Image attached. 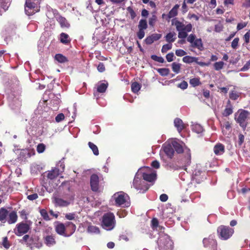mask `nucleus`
I'll use <instances>...</instances> for the list:
<instances>
[{"label": "nucleus", "mask_w": 250, "mask_h": 250, "mask_svg": "<svg viewBox=\"0 0 250 250\" xmlns=\"http://www.w3.org/2000/svg\"><path fill=\"white\" fill-rule=\"evenodd\" d=\"M18 216L15 211H12L8 214L7 222L8 224H12L16 223L17 221Z\"/></svg>", "instance_id": "obj_22"}, {"label": "nucleus", "mask_w": 250, "mask_h": 250, "mask_svg": "<svg viewBox=\"0 0 250 250\" xmlns=\"http://www.w3.org/2000/svg\"><path fill=\"white\" fill-rule=\"evenodd\" d=\"M182 60L185 63H191L192 62H195L196 61L198 60V58L195 57L186 56L183 58Z\"/></svg>", "instance_id": "obj_32"}, {"label": "nucleus", "mask_w": 250, "mask_h": 250, "mask_svg": "<svg viewBox=\"0 0 250 250\" xmlns=\"http://www.w3.org/2000/svg\"><path fill=\"white\" fill-rule=\"evenodd\" d=\"M223 28V25L221 23L217 24L215 25V31L216 32H220Z\"/></svg>", "instance_id": "obj_62"}, {"label": "nucleus", "mask_w": 250, "mask_h": 250, "mask_svg": "<svg viewBox=\"0 0 250 250\" xmlns=\"http://www.w3.org/2000/svg\"><path fill=\"white\" fill-rule=\"evenodd\" d=\"M171 23L172 25L175 26L178 33V37L179 39H186L188 36V33L191 31L192 29V25L191 23H189L185 24L184 22L178 21L176 18L172 20Z\"/></svg>", "instance_id": "obj_2"}, {"label": "nucleus", "mask_w": 250, "mask_h": 250, "mask_svg": "<svg viewBox=\"0 0 250 250\" xmlns=\"http://www.w3.org/2000/svg\"><path fill=\"white\" fill-rule=\"evenodd\" d=\"M224 65V63L223 62L220 61V62H216L214 64V69L217 71L223 68Z\"/></svg>", "instance_id": "obj_43"}, {"label": "nucleus", "mask_w": 250, "mask_h": 250, "mask_svg": "<svg viewBox=\"0 0 250 250\" xmlns=\"http://www.w3.org/2000/svg\"><path fill=\"white\" fill-rule=\"evenodd\" d=\"M163 149L164 151L168 157L171 158L173 157L174 150L172 145L171 141L165 143L163 146Z\"/></svg>", "instance_id": "obj_11"}, {"label": "nucleus", "mask_w": 250, "mask_h": 250, "mask_svg": "<svg viewBox=\"0 0 250 250\" xmlns=\"http://www.w3.org/2000/svg\"><path fill=\"white\" fill-rule=\"evenodd\" d=\"M191 129L193 131L197 134L202 133L204 131L203 127L197 123L193 124L191 125Z\"/></svg>", "instance_id": "obj_27"}, {"label": "nucleus", "mask_w": 250, "mask_h": 250, "mask_svg": "<svg viewBox=\"0 0 250 250\" xmlns=\"http://www.w3.org/2000/svg\"><path fill=\"white\" fill-rule=\"evenodd\" d=\"M239 97V93L235 90H232L229 94V98L231 100H236Z\"/></svg>", "instance_id": "obj_39"}, {"label": "nucleus", "mask_w": 250, "mask_h": 250, "mask_svg": "<svg viewBox=\"0 0 250 250\" xmlns=\"http://www.w3.org/2000/svg\"><path fill=\"white\" fill-rule=\"evenodd\" d=\"M175 127L177 128L178 132H181L183 129L186 127V125L183 123L182 120L180 118H177L174 121Z\"/></svg>", "instance_id": "obj_16"}, {"label": "nucleus", "mask_w": 250, "mask_h": 250, "mask_svg": "<svg viewBox=\"0 0 250 250\" xmlns=\"http://www.w3.org/2000/svg\"><path fill=\"white\" fill-rule=\"evenodd\" d=\"M111 200L114 202L113 204L117 207L126 208L130 205L129 196L123 191L114 193L112 196Z\"/></svg>", "instance_id": "obj_3"}, {"label": "nucleus", "mask_w": 250, "mask_h": 250, "mask_svg": "<svg viewBox=\"0 0 250 250\" xmlns=\"http://www.w3.org/2000/svg\"><path fill=\"white\" fill-rule=\"evenodd\" d=\"M196 40V36L191 34L187 38V41L192 44Z\"/></svg>", "instance_id": "obj_54"}, {"label": "nucleus", "mask_w": 250, "mask_h": 250, "mask_svg": "<svg viewBox=\"0 0 250 250\" xmlns=\"http://www.w3.org/2000/svg\"><path fill=\"white\" fill-rule=\"evenodd\" d=\"M108 86V83H99L97 84V91L100 93L104 92Z\"/></svg>", "instance_id": "obj_28"}, {"label": "nucleus", "mask_w": 250, "mask_h": 250, "mask_svg": "<svg viewBox=\"0 0 250 250\" xmlns=\"http://www.w3.org/2000/svg\"><path fill=\"white\" fill-rule=\"evenodd\" d=\"M55 230L58 234L65 237L69 236L70 235H67L65 232V226L63 223H59L55 226Z\"/></svg>", "instance_id": "obj_15"}, {"label": "nucleus", "mask_w": 250, "mask_h": 250, "mask_svg": "<svg viewBox=\"0 0 250 250\" xmlns=\"http://www.w3.org/2000/svg\"><path fill=\"white\" fill-rule=\"evenodd\" d=\"M247 23L245 22H240V23H238L237 26V30H240L244 28V27H245L247 26Z\"/></svg>", "instance_id": "obj_63"}, {"label": "nucleus", "mask_w": 250, "mask_h": 250, "mask_svg": "<svg viewBox=\"0 0 250 250\" xmlns=\"http://www.w3.org/2000/svg\"><path fill=\"white\" fill-rule=\"evenodd\" d=\"M64 118V116L62 113L59 114L55 118V120L57 122L59 123L62 121Z\"/></svg>", "instance_id": "obj_61"}, {"label": "nucleus", "mask_w": 250, "mask_h": 250, "mask_svg": "<svg viewBox=\"0 0 250 250\" xmlns=\"http://www.w3.org/2000/svg\"><path fill=\"white\" fill-rule=\"evenodd\" d=\"M157 71L162 76H167L169 72V70L166 68H159Z\"/></svg>", "instance_id": "obj_41"}, {"label": "nucleus", "mask_w": 250, "mask_h": 250, "mask_svg": "<svg viewBox=\"0 0 250 250\" xmlns=\"http://www.w3.org/2000/svg\"><path fill=\"white\" fill-rule=\"evenodd\" d=\"M171 141L174 150H175L177 153H182L184 151L183 146L176 139Z\"/></svg>", "instance_id": "obj_17"}, {"label": "nucleus", "mask_w": 250, "mask_h": 250, "mask_svg": "<svg viewBox=\"0 0 250 250\" xmlns=\"http://www.w3.org/2000/svg\"><path fill=\"white\" fill-rule=\"evenodd\" d=\"M172 48V44L170 43L164 44L162 48L161 51L162 53H166L168 50Z\"/></svg>", "instance_id": "obj_46"}, {"label": "nucleus", "mask_w": 250, "mask_h": 250, "mask_svg": "<svg viewBox=\"0 0 250 250\" xmlns=\"http://www.w3.org/2000/svg\"><path fill=\"white\" fill-rule=\"evenodd\" d=\"M138 27L139 29L145 30L147 28L146 21V20L141 19L139 21Z\"/></svg>", "instance_id": "obj_35"}, {"label": "nucleus", "mask_w": 250, "mask_h": 250, "mask_svg": "<svg viewBox=\"0 0 250 250\" xmlns=\"http://www.w3.org/2000/svg\"><path fill=\"white\" fill-rule=\"evenodd\" d=\"M45 243L48 247H51L56 244L55 238L53 235H47L45 237Z\"/></svg>", "instance_id": "obj_23"}, {"label": "nucleus", "mask_w": 250, "mask_h": 250, "mask_svg": "<svg viewBox=\"0 0 250 250\" xmlns=\"http://www.w3.org/2000/svg\"><path fill=\"white\" fill-rule=\"evenodd\" d=\"M188 86V84L187 82L183 81L180 83L178 84V87L181 88L182 89H186Z\"/></svg>", "instance_id": "obj_55"}, {"label": "nucleus", "mask_w": 250, "mask_h": 250, "mask_svg": "<svg viewBox=\"0 0 250 250\" xmlns=\"http://www.w3.org/2000/svg\"><path fill=\"white\" fill-rule=\"evenodd\" d=\"M75 216L76 215L74 213H69L65 214V217L67 220H72L75 219Z\"/></svg>", "instance_id": "obj_57"}, {"label": "nucleus", "mask_w": 250, "mask_h": 250, "mask_svg": "<svg viewBox=\"0 0 250 250\" xmlns=\"http://www.w3.org/2000/svg\"><path fill=\"white\" fill-rule=\"evenodd\" d=\"M217 232L221 239L227 240L232 236L234 233V230L229 227L221 226L218 228Z\"/></svg>", "instance_id": "obj_8"}, {"label": "nucleus", "mask_w": 250, "mask_h": 250, "mask_svg": "<svg viewBox=\"0 0 250 250\" xmlns=\"http://www.w3.org/2000/svg\"><path fill=\"white\" fill-rule=\"evenodd\" d=\"M29 191L26 192V195H27V199L30 201H33L38 198V195L37 193H33L32 194L28 195Z\"/></svg>", "instance_id": "obj_49"}, {"label": "nucleus", "mask_w": 250, "mask_h": 250, "mask_svg": "<svg viewBox=\"0 0 250 250\" xmlns=\"http://www.w3.org/2000/svg\"><path fill=\"white\" fill-rule=\"evenodd\" d=\"M142 177L144 180L152 182L156 179V173L149 167L140 168L135 176L133 182V187L140 193H144L149 188V186L146 182L141 180Z\"/></svg>", "instance_id": "obj_1"}, {"label": "nucleus", "mask_w": 250, "mask_h": 250, "mask_svg": "<svg viewBox=\"0 0 250 250\" xmlns=\"http://www.w3.org/2000/svg\"><path fill=\"white\" fill-rule=\"evenodd\" d=\"M40 213L41 216L45 220H49L50 219L48 215L47 211L44 209H42L40 210Z\"/></svg>", "instance_id": "obj_45"}, {"label": "nucleus", "mask_w": 250, "mask_h": 250, "mask_svg": "<svg viewBox=\"0 0 250 250\" xmlns=\"http://www.w3.org/2000/svg\"><path fill=\"white\" fill-rule=\"evenodd\" d=\"M191 46L192 47L197 48L200 50L203 49V43L201 39H196Z\"/></svg>", "instance_id": "obj_31"}, {"label": "nucleus", "mask_w": 250, "mask_h": 250, "mask_svg": "<svg viewBox=\"0 0 250 250\" xmlns=\"http://www.w3.org/2000/svg\"><path fill=\"white\" fill-rule=\"evenodd\" d=\"M171 65L173 72L177 74L180 72L181 65V64L174 62L172 63Z\"/></svg>", "instance_id": "obj_38"}, {"label": "nucleus", "mask_w": 250, "mask_h": 250, "mask_svg": "<svg viewBox=\"0 0 250 250\" xmlns=\"http://www.w3.org/2000/svg\"><path fill=\"white\" fill-rule=\"evenodd\" d=\"M233 112V108L231 105L229 106H227L223 113V115L224 116H228L231 114Z\"/></svg>", "instance_id": "obj_42"}, {"label": "nucleus", "mask_w": 250, "mask_h": 250, "mask_svg": "<svg viewBox=\"0 0 250 250\" xmlns=\"http://www.w3.org/2000/svg\"><path fill=\"white\" fill-rule=\"evenodd\" d=\"M151 226L153 229L158 227V221L156 218H153L151 220Z\"/></svg>", "instance_id": "obj_60"}, {"label": "nucleus", "mask_w": 250, "mask_h": 250, "mask_svg": "<svg viewBox=\"0 0 250 250\" xmlns=\"http://www.w3.org/2000/svg\"><path fill=\"white\" fill-rule=\"evenodd\" d=\"M60 173V169L59 168H55L48 172L47 177L50 180H53L56 178Z\"/></svg>", "instance_id": "obj_19"}, {"label": "nucleus", "mask_w": 250, "mask_h": 250, "mask_svg": "<svg viewBox=\"0 0 250 250\" xmlns=\"http://www.w3.org/2000/svg\"><path fill=\"white\" fill-rule=\"evenodd\" d=\"M204 246L212 250H214L217 246V242L214 239V235H210L208 238H205L203 240Z\"/></svg>", "instance_id": "obj_10"}, {"label": "nucleus", "mask_w": 250, "mask_h": 250, "mask_svg": "<svg viewBox=\"0 0 250 250\" xmlns=\"http://www.w3.org/2000/svg\"><path fill=\"white\" fill-rule=\"evenodd\" d=\"M250 119V112L247 110L240 109L234 114V120L239 125L245 129L248 121Z\"/></svg>", "instance_id": "obj_5"}, {"label": "nucleus", "mask_w": 250, "mask_h": 250, "mask_svg": "<svg viewBox=\"0 0 250 250\" xmlns=\"http://www.w3.org/2000/svg\"><path fill=\"white\" fill-rule=\"evenodd\" d=\"M141 85L137 82H134L131 84V89L133 92L137 93L141 89Z\"/></svg>", "instance_id": "obj_37"}, {"label": "nucleus", "mask_w": 250, "mask_h": 250, "mask_svg": "<svg viewBox=\"0 0 250 250\" xmlns=\"http://www.w3.org/2000/svg\"><path fill=\"white\" fill-rule=\"evenodd\" d=\"M29 229L30 227L27 224L21 222L16 225L14 232L16 235L20 236L26 233Z\"/></svg>", "instance_id": "obj_9"}, {"label": "nucleus", "mask_w": 250, "mask_h": 250, "mask_svg": "<svg viewBox=\"0 0 250 250\" xmlns=\"http://www.w3.org/2000/svg\"><path fill=\"white\" fill-rule=\"evenodd\" d=\"M55 204L56 206L59 207H66L69 205L70 202L67 200H64L60 198H55L54 199Z\"/></svg>", "instance_id": "obj_18"}, {"label": "nucleus", "mask_w": 250, "mask_h": 250, "mask_svg": "<svg viewBox=\"0 0 250 250\" xmlns=\"http://www.w3.org/2000/svg\"><path fill=\"white\" fill-rule=\"evenodd\" d=\"M157 245L159 250H172L173 243L167 234L160 232L157 240Z\"/></svg>", "instance_id": "obj_4"}, {"label": "nucleus", "mask_w": 250, "mask_h": 250, "mask_svg": "<svg viewBox=\"0 0 250 250\" xmlns=\"http://www.w3.org/2000/svg\"><path fill=\"white\" fill-rule=\"evenodd\" d=\"M99 178L97 175L92 174L90 177V186L91 189L97 191L99 189Z\"/></svg>", "instance_id": "obj_12"}, {"label": "nucleus", "mask_w": 250, "mask_h": 250, "mask_svg": "<svg viewBox=\"0 0 250 250\" xmlns=\"http://www.w3.org/2000/svg\"><path fill=\"white\" fill-rule=\"evenodd\" d=\"M174 53H169L166 55V59L168 62H171L173 61Z\"/></svg>", "instance_id": "obj_58"}, {"label": "nucleus", "mask_w": 250, "mask_h": 250, "mask_svg": "<svg viewBox=\"0 0 250 250\" xmlns=\"http://www.w3.org/2000/svg\"><path fill=\"white\" fill-rule=\"evenodd\" d=\"M180 6L179 4H176L169 12L167 14V18L170 19L176 17L178 14V10Z\"/></svg>", "instance_id": "obj_20"}, {"label": "nucleus", "mask_w": 250, "mask_h": 250, "mask_svg": "<svg viewBox=\"0 0 250 250\" xmlns=\"http://www.w3.org/2000/svg\"><path fill=\"white\" fill-rule=\"evenodd\" d=\"M157 20V17L155 15H153L149 19V24L153 26Z\"/></svg>", "instance_id": "obj_56"}, {"label": "nucleus", "mask_w": 250, "mask_h": 250, "mask_svg": "<svg viewBox=\"0 0 250 250\" xmlns=\"http://www.w3.org/2000/svg\"><path fill=\"white\" fill-rule=\"evenodd\" d=\"M70 39L66 33H62L60 35V41L62 43L67 44L70 42Z\"/></svg>", "instance_id": "obj_29"}, {"label": "nucleus", "mask_w": 250, "mask_h": 250, "mask_svg": "<svg viewBox=\"0 0 250 250\" xmlns=\"http://www.w3.org/2000/svg\"><path fill=\"white\" fill-rule=\"evenodd\" d=\"M127 10L129 13L130 14L131 19H134L136 15L135 12L134 11L133 9L130 7H128Z\"/></svg>", "instance_id": "obj_59"}, {"label": "nucleus", "mask_w": 250, "mask_h": 250, "mask_svg": "<svg viewBox=\"0 0 250 250\" xmlns=\"http://www.w3.org/2000/svg\"><path fill=\"white\" fill-rule=\"evenodd\" d=\"M145 35V32L144 30L139 29V31L137 32V36L140 39H142Z\"/></svg>", "instance_id": "obj_52"}, {"label": "nucleus", "mask_w": 250, "mask_h": 250, "mask_svg": "<svg viewBox=\"0 0 250 250\" xmlns=\"http://www.w3.org/2000/svg\"><path fill=\"white\" fill-rule=\"evenodd\" d=\"M162 37V35L160 34H152V35L147 37L145 41L146 44H151L154 42L159 40Z\"/></svg>", "instance_id": "obj_13"}, {"label": "nucleus", "mask_w": 250, "mask_h": 250, "mask_svg": "<svg viewBox=\"0 0 250 250\" xmlns=\"http://www.w3.org/2000/svg\"><path fill=\"white\" fill-rule=\"evenodd\" d=\"M38 0H26L25 5V12L27 15H32L40 11Z\"/></svg>", "instance_id": "obj_7"}, {"label": "nucleus", "mask_w": 250, "mask_h": 250, "mask_svg": "<svg viewBox=\"0 0 250 250\" xmlns=\"http://www.w3.org/2000/svg\"><path fill=\"white\" fill-rule=\"evenodd\" d=\"M65 228L72 227V232H71L70 235L72 234L75 231L76 227L75 225L73 224L72 222H68L64 224Z\"/></svg>", "instance_id": "obj_50"}, {"label": "nucleus", "mask_w": 250, "mask_h": 250, "mask_svg": "<svg viewBox=\"0 0 250 250\" xmlns=\"http://www.w3.org/2000/svg\"><path fill=\"white\" fill-rule=\"evenodd\" d=\"M223 134H227L228 131H230L231 129V124L229 121H224L221 124Z\"/></svg>", "instance_id": "obj_25"}, {"label": "nucleus", "mask_w": 250, "mask_h": 250, "mask_svg": "<svg viewBox=\"0 0 250 250\" xmlns=\"http://www.w3.org/2000/svg\"><path fill=\"white\" fill-rule=\"evenodd\" d=\"M55 60L60 63H64L68 61L67 59L61 54H57L55 56Z\"/></svg>", "instance_id": "obj_34"}, {"label": "nucleus", "mask_w": 250, "mask_h": 250, "mask_svg": "<svg viewBox=\"0 0 250 250\" xmlns=\"http://www.w3.org/2000/svg\"><path fill=\"white\" fill-rule=\"evenodd\" d=\"M250 66V61L247 62L243 66V67L241 69V71H246L248 70Z\"/></svg>", "instance_id": "obj_64"}, {"label": "nucleus", "mask_w": 250, "mask_h": 250, "mask_svg": "<svg viewBox=\"0 0 250 250\" xmlns=\"http://www.w3.org/2000/svg\"><path fill=\"white\" fill-rule=\"evenodd\" d=\"M239 39L238 38H235L231 42V47L234 49H236L238 45V42Z\"/></svg>", "instance_id": "obj_51"}, {"label": "nucleus", "mask_w": 250, "mask_h": 250, "mask_svg": "<svg viewBox=\"0 0 250 250\" xmlns=\"http://www.w3.org/2000/svg\"><path fill=\"white\" fill-rule=\"evenodd\" d=\"M151 58L153 60L159 62L163 63L164 62V59L163 57L157 56V55H151Z\"/></svg>", "instance_id": "obj_44"}, {"label": "nucleus", "mask_w": 250, "mask_h": 250, "mask_svg": "<svg viewBox=\"0 0 250 250\" xmlns=\"http://www.w3.org/2000/svg\"><path fill=\"white\" fill-rule=\"evenodd\" d=\"M87 231L91 234H99L100 233V229L97 226L89 225L87 227Z\"/></svg>", "instance_id": "obj_30"}, {"label": "nucleus", "mask_w": 250, "mask_h": 250, "mask_svg": "<svg viewBox=\"0 0 250 250\" xmlns=\"http://www.w3.org/2000/svg\"><path fill=\"white\" fill-rule=\"evenodd\" d=\"M224 146L221 144H217L214 147V152L216 155H221L224 152Z\"/></svg>", "instance_id": "obj_21"}, {"label": "nucleus", "mask_w": 250, "mask_h": 250, "mask_svg": "<svg viewBox=\"0 0 250 250\" xmlns=\"http://www.w3.org/2000/svg\"><path fill=\"white\" fill-rule=\"evenodd\" d=\"M18 153V159L20 160H23L27 158L31 157L30 153L29 150L26 149L17 150V152Z\"/></svg>", "instance_id": "obj_14"}, {"label": "nucleus", "mask_w": 250, "mask_h": 250, "mask_svg": "<svg viewBox=\"0 0 250 250\" xmlns=\"http://www.w3.org/2000/svg\"><path fill=\"white\" fill-rule=\"evenodd\" d=\"M8 215V211L4 208L0 209V221L2 223H5L6 220V217Z\"/></svg>", "instance_id": "obj_26"}, {"label": "nucleus", "mask_w": 250, "mask_h": 250, "mask_svg": "<svg viewBox=\"0 0 250 250\" xmlns=\"http://www.w3.org/2000/svg\"><path fill=\"white\" fill-rule=\"evenodd\" d=\"M57 21L60 24L62 28H68L70 26L69 23L64 17L59 16L57 18Z\"/></svg>", "instance_id": "obj_24"}, {"label": "nucleus", "mask_w": 250, "mask_h": 250, "mask_svg": "<svg viewBox=\"0 0 250 250\" xmlns=\"http://www.w3.org/2000/svg\"><path fill=\"white\" fill-rule=\"evenodd\" d=\"M116 220L113 213H104L102 217V226L106 230H112L115 226Z\"/></svg>", "instance_id": "obj_6"}, {"label": "nucleus", "mask_w": 250, "mask_h": 250, "mask_svg": "<svg viewBox=\"0 0 250 250\" xmlns=\"http://www.w3.org/2000/svg\"><path fill=\"white\" fill-rule=\"evenodd\" d=\"M2 245L6 249H9L10 247V244L8 240L7 237H4L3 238Z\"/></svg>", "instance_id": "obj_47"}, {"label": "nucleus", "mask_w": 250, "mask_h": 250, "mask_svg": "<svg viewBox=\"0 0 250 250\" xmlns=\"http://www.w3.org/2000/svg\"><path fill=\"white\" fill-rule=\"evenodd\" d=\"M175 54L179 57H182L187 54V52L183 49H177L175 51Z\"/></svg>", "instance_id": "obj_53"}, {"label": "nucleus", "mask_w": 250, "mask_h": 250, "mask_svg": "<svg viewBox=\"0 0 250 250\" xmlns=\"http://www.w3.org/2000/svg\"><path fill=\"white\" fill-rule=\"evenodd\" d=\"M189 83L193 86L195 87L201 84L199 78H195L190 80Z\"/></svg>", "instance_id": "obj_40"}, {"label": "nucleus", "mask_w": 250, "mask_h": 250, "mask_svg": "<svg viewBox=\"0 0 250 250\" xmlns=\"http://www.w3.org/2000/svg\"><path fill=\"white\" fill-rule=\"evenodd\" d=\"M45 149V146L43 144H40L37 146V150L38 153H42Z\"/></svg>", "instance_id": "obj_48"}, {"label": "nucleus", "mask_w": 250, "mask_h": 250, "mask_svg": "<svg viewBox=\"0 0 250 250\" xmlns=\"http://www.w3.org/2000/svg\"><path fill=\"white\" fill-rule=\"evenodd\" d=\"M167 42L171 43L174 42L176 39V34L174 32H169L165 36Z\"/></svg>", "instance_id": "obj_33"}, {"label": "nucleus", "mask_w": 250, "mask_h": 250, "mask_svg": "<svg viewBox=\"0 0 250 250\" xmlns=\"http://www.w3.org/2000/svg\"><path fill=\"white\" fill-rule=\"evenodd\" d=\"M88 146L92 150L93 154L97 156L99 155V150L98 147L95 144L91 142H89Z\"/></svg>", "instance_id": "obj_36"}]
</instances>
